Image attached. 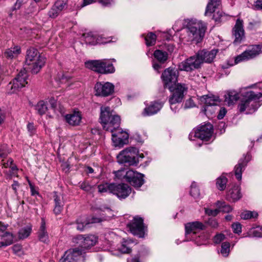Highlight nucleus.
<instances>
[{
  "label": "nucleus",
  "instance_id": "412c9836",
  "mask_svg": "<svg viewBox=\"0 0 262 262\" xmlns=\"http://www.w3.org/2000/svg\"><path fill=\"white\" fill-rule=\"evenodd\" d=\"M242 196L240 187L236 184L230 186L227 192L226 199L232 202H235L239 200Z\"/></svg>",
  "mask_w": 262,
  "mask_h": 262
},
{
  "label": "nucleus",
  "instance_id": "c03bdc74",
  "mask_svg": "<svg viewBox=\"0 0 262 262\" xmlns=\"http://www.w3.org/2000/svg\"><path fill=\"white\" fill-rule=\"evenodd\" d=\"M113 184V183L111 184H100L98 185V191L100 193L103 192H109L111 193V185Z\"/></svg>",
  "mask_w": 262,
  "mask_h": 262
},
{
  "label": "nucleus",
  "instance_id": "37998d69",
  "mask_svg": "<svg viewBox=\"0 0 262 262\" xmlns=\"http://www.w3.org/2000/svg\"><path fill=\"white\" fill-rule=\"evenodd\" d=\"M230 244L228 242L222 243L221 246V253L224 256L228 255L230 251Z\"/></svg>",
  "mask_w": 262,
  "mask_h": 262
},
{
  "label": "nucleus",
  "instance_id": "49530a36",
  "mask_svg": "<svg viewBox=\"0 0 262 262\" xmlns=\"http://www.w3.org/2000/svg\"><path fill=\"white\" fill-rule=\"evenodd\" d=\"M251 233L255 237H260L262 236V228L260 227H256L251 229Z\"/></svg>",
  "mask_w": 262,
  "mask_h": 262
},
{
  "label": "nucleus",
  "instance_id": "338daca9",
  "mask_svg": "<svg viewBox=\"0 0 262 262\" xmlns=\"http://www.w3.org/2000/svg\"><path fill=\"white\" fill-rule=\"evenodd\" d=\"M227 113L226 110L225 108H222L220 110L219 113L217 115V118L219 119H223Z\"/></svg>",
  "mask_w": 262,
  "mask_h": 262
},
{
  "label": "nucleus",
  "instance_id": "f257e3e1",
  "mask_svg": "<svg viewBox=\"0 0 262 262\" xmlns=\"http://www.w3.org/2000/svg\"><path fill=\"white\" fill-rule=\"evenodd\" d=\"M217 50L213 49L208 51L205 49L199 51L195 55L192 56L180 62L178 65L180 71L191 72L194 69H199L204 62L211 63L213 61Z\"/></svg>",
  "mask_w": 262,
  "mask_h": 262
},
{
  "label": "nucleus",
  "instance_id": "864d4df0",
  "mask_svg": "<svg viewBox=\"0 0 262 262\" xmlns=\"http://www.w3.org/2000/svg\"><path fill=\"white\" fill-rule=\"evenodd\" d=\"M205 211L206 214H207V215H208L209 216H215L219 213V212H220V210H219V208L215 209L214 210L209 209V208H205Z\"/></svg>",
  "mask_w": 262,
  "mask_h": 262
},
{
  "label": "nucleus",
  "instance_id": "4468645a",
  "mask_svg": "<svg viewBox=\"0 0 262 262\" xmlns=\"http://www.w3.org/2000/svg\"><path fill=\"white\" fill-rule=\"evenodd\" d=\"M28 75L25 69L21 70L16 77L10 82L9 86L12 90V93L16 92L20 89L25 86L28 83L27 79Z\"/></svg>",
  "mask_w": 262,
  "mask_h": 262
},
{
  "label": "nucleus",
  "instance_id": "39448f33",
  "mask_svg": "<svg viewBox=\"0 0 262 262\" xmlns=\"http://www.w3.org/2000/svg\"><path fill=\"white\" fill-rule=\"evenodd\" d=\"M100 123L103 129L108 130L109 127L120 126L121 119L118 115L113 114L110 107H101L100 108Z\"/></svg>",
  "mask_w": 262,
  "mask_h": 262
},
{
  "label": "nucleus",
  "instance_id": "13d9d810",
  "mask_svg": "<svg viewBox=\"0 0 262 262\" xmlns=\"http://www.w3.org/2000/svg\"><path fill=\"white\" fill-rule=\"evenodd\" d=\"M169 103L170 104V108L172 111L174 113H176L178 111L179 107L178 105H177V103H180L181 102H172L170 101V98H169L168 100Z\"/></svg>",
  "mask_w": 262,
  "mask_h": 262
},
{
  "label": "nucleus",
  "instance_id": "2eb2a0df",
  "mask_svg": "<svg viewBox=\"0 0 262 262\" xmlns=\"http://www.w3.org/2000/svg\"><path fill=\"white\" fill-rule=\"evenodd\" d=\"M111 193L116 195L120 199H124L131 193L132 189L124 183L115 184L111 185Z\"/></svg>",
  "mask_w": 262,
  "mask_h": 262
},
{
  "label": "nucleus",
  "instance_id": "7ed1b4c3",
  "mask_svg": "<svg viewBox=\"0 0 262 262\" xmlns=\"http://www.w3.org/2000/svg\"><path fill=\"white\" fill-rule=\"evenodd\" d=\"M188 36V41L200 42L203 39L206 27L201 21L196 19L190 20L186 27Z\"/></svg>",
  "mask_w": 262,
  "mask_h": 262
},
{
  "label": "nucleus",
  "instance_id": "09e8293b",
  "mask_svg": "<svg viewBox=\"0 0 262 262\" xmlns=\"http://www.w3.org/2000/svg\"><path fill=\"white\" fill-rule=\"evenodd\" d=\"M20 187V184L16 180H13V184L11 185V188L16 196L18 195V189Z\"/></svg>",
  "mask_w": 262,
  "mask_h": 262
},
{
  "label": "nucleus",
  "instance_id": "4d7b16f0",
  "mask_svg": "<svg viewBox=\"0 0 262 262\" xmlns=\"http://www.w3.org/2000/svg\"><path fill=\"white\" fill-rule=\"evenodd\" d=\"M119 249L122 253H129L131 252V249L126 246V242H124Z\"/></svg>",
  "mask_w": 262,
  "mask_h": 262
},
{
  "label": "nucleus",
  "instance_id": "603ef678",
  "mask_svg": "<svg viewBox=\"0 0 262 262\" xmlns=\"http://www.w3.org/2000/svg\"><path fill=\"white\" fill-rule=\"evenodd\" d=\"M13 252L18 255H20L22 253V247L20 244H15L12 247Z\"/></svg>",
  "mask_w": 262,
  "mask_h": 262
},
{
  "label": "nucleus",
  "instance_id": "f3484780",
  "mask_svg": "<svg viewBox=\"0 0 262 262\" xmlns=\"http://www.w3.org/2000/svg\"><path fill=\"white\" fill-rule=\"evenodd\" d=\"M232 35L234 38L233 44H240L245 38V30L244 29L243 20L238 18L232 31Z\"/></svg>",
  "mask_w": 262,
  "mask_h": 262
},
{
  "label": "nucleus",
  "instance_id": "c9c22d12",
  "mask_svg": "<svg viewBox=\"0 0 262 262\" xmlns=\"http://www.w3.org/2000/svg\"><path fill=\"white\" fill-rule=\"evenodd\" d=\"M228 180L224 176H221L216 179V187L221 191L224 190L226 187Z\"/></svg>",
  "mask_w": 262,
  "mask_h": 262
},
{
  "label": "nucleus",
  "instance_id": "4c0bfd02",
  "mask_svg": "<svg viewBox=\"0 0 262 262\" xmlns=\"http://www.w3.org/2000/svg\"><path fill=\"white\" fill-rule=\"evenodd\" d=\"M216 205L219 207L220 212L222 211L223 212L227 213L232 210V208L231 206L226 204L225 202L217 201L216 203Z\"/></svg>",
  "mask_w": 262,
  "mask_h": 262
},
{
  "label": "nucleus",
  "instance_id": "cd10ccee",
  "mask_svg": "<svg viewBox=\"0 0 262 262\" xmlns=\"http://www.w3.org/2000/svg\"><path fill=\"white\" fill-rule=\"evenodd\" d=\"M200 100L207 106H211L216 105V102L219 101V98L214 95H207L202 96Z\"/></svg>",
  "mask_w": 262,
  "mask_h": 262
},
{
  "label": "nucleus",
  "instance_id": "393cba45",
  "mask_svg": "<svg viewBox=\"0 0 262 262\" xmlns=\"http://www.w3.org/2000/svg\"><path fill=\"white\" fill-rule=\"evenodd\" d=\"M163 103L158 101H154L144 109L143 114L144 116H151L157 113L163 107Z\"/></svg>",
  "mask_w": 262,
  "mask_h": 262
},
{
  "label": "nucleus",
  "instance_id": "79ce46f5",
  "mask_svg": "<svg viewBox=\"0 0 262 262\" xmlns=\"http://www.w3.org/2000/svg\"><path fill=\"white\" fill-rule=\"evenodd\" d=\"M67 0H57L54 6L56 9H57L60 12H61L67 7Z\"/></svg>",
  "mask_w": 262,
  "mask_h": 262
},
{
  "label": "nucleus",
  "instance_id": "58836bf2",
  "mask_svg": "<svg viewBox=\"0 0 262 262\" xmlns=\"http://www.w3.org/2000/svg\"><path fill=\"white\" fill-rule=\"evenodd\" d=\"M258 216V213L255 211H245L241 213V218L244 220H248L252 218H256Z\"/></svg>",
  "mask_w": 262,
  "mask_h": 262
},
{
  "label": "nucleus",
  "instance_id": "e433bc0d",
  "mask_svg": "<svg viewBox=\"0 0 262 262\" xmlns=\"http://www.w3.org/2000/svg\"><path fill=\"white\" fill-rule=\"evenodd\" d=\"M156 39L157 36L155 33L152 32L148 33L145 37L146 45L147 46H154L156 43Z\"/></svg>",
  "mask_w": 262,
  "mask_h": 262
},
{
  "label": "nucleus",
  "instance_id": "7c9ffc66",
  "mask_svg": "<svg viewBox=\"0 0 262 262\" xmlns=\"http://www.w3.org/2000/svg\"><path fill=\"white\" fill-rule=\"evenodd\" d=\"M82 36L84 37L86 43L94 45L99 42L98 38L92 32L84 33Z\"/></svg>",
  "mask_w": 262,
  "mask_h": 262
},
{
  "label": "nucleus",
  "instance_id": "0eeeda50",
  "mask_svg": "<svg viewBox=\"0 0 262 262\" xmlns=\"http://www.w3.org/2000/svg\"><path fill=\"white\" fill-rule=\"evenodd\" d=\"M85 66L87 68L101 74L111 73L115 71L113 64L106 60L88 61L85 62Z\"/></svg>",
  "mask_w": 262,
  "mask_h": 262
},
{
  "label": "nucleus",
  "instance_id": "5fc2aeb1",
  "mask_svg": "<svg viewBox=\"0 0 262 262\" xmlns=\"http://www.w3.org/2000/svg\"><path fill=\"white\" fill-rule=\"evenodd\" d=\"M225 236L222 233L217 234L213 238V242L215 244H220L224 240Z\"/></svg>",
  "mask_w": 262,
  "mask_h": 262
},
{
  "label": "nucleus",
  "instance_id": "69168bd1",
  "mask_svg": "<svg viewBox=\"0 0 262 262\" xmlns=\"http://www.w3.org/2000/svg\"><path fill=\"white\" fill-rule=\"evenodd\" d=\"M207 223L213 228H217L219 226L216 220L213 219H209Z\"/></svg>",
  "mask_w": 262,
  "mask_h": 262
},
{
  "label": "nucleus",
  "instance_id": "bb28decb",
  "mask_svg": "<svg viewBox=\"0 0 262 262\" xmlns=\"http://www.w3.org/2000/svg\"><path fill=\"white\" fill-rule=\"evenodd\" d=\"M38 237L39 241L44 243L49 242V236L46 230V222L43 218H41L39 229L38 232Z\"/></svg>",
  "mask_w": 262,
  "mask_h": 262
},
{
  "label": "nucleus",
  "instance_id": "ddd939ff",
  "mask_svg": "<svg viewBox=\"0 0 262 262\" xmlns=\"http://www.w3.org/2000/svg\"><path fill=\"white\" fill-rule=\"evenodd\" d=\"M127 227L133 234L137 235L139 237L144 236L146 227L142 217H135L132 222L127 224Z\"/></svg>",
  "mask_w": 262,
  "mask_h": 262
},
{
  "label": "nucleus",
  "instance_id": "20e7f679",
  "mask_svg": "<svg viewBox=\"0 0 262 262\" xmlns=\"http://www.w3.org/2000/svg\"><path fill=\"white\" fill-rule=\"evenodd\" d=\"M45 62L46 58L39 54L36 49L31 47L27 50L26 63L31 66L30 69L32 73L37 74L39 72Z\"/></svg>",
  "mask_w": 262,
  "mask_h": 262
},
{
  "label": "nucleus",
  "instance_id": "473e14b6",
  "mask_svg": "<svg viewBox=\"0 0 262 262\" xmlns=\"http://www.w3.org/2000/svg\"><path fill=\"white\" fill-rule=\"evenodd\" d=\"M239 98L238 94L234 91H229L225 95V101L228 103V105H232Z\"/></svg>",
  "mask_w": 262,
  "mask_h": 262
},
{
  "label": "nucleus",
  "instance_id": "1a4fd4ad",
  "mask_svg": "<svg viewBox=\"0 0 262 262\" xmlns=\"http://www.w3.org/2000/svg\"><path fill=\"white\" fill-rule=\"evenodd\" d=\"M107 131L112 133V140L115 147H122L128 142L129 135L119 127H109Z\"/></svg>",
  "mask_w": 262,
  "mask_h": 262
},
{
  "label": "nucleus",
  "instance_id": "3c124183",
  "mask_svg": "<svg viewBox=\"0 0 262 262\" xmlns=\"http://www.w3.org/2000/svg\"><path fill=\"white\" fill-rule=\"evenodd\" d=\"M9 167L11 168V171L8 172L7 171H5L4 172L8 177H12L13 175H14V172L17 171L18 168L17 166L15 165H14L13 164V165H10V166H9Z\"/></svg>",
  "mask_w": 262,
  "mask_h": 262
},
{
  "label": "nucleus",
  "instance_id": "774afa93",
  "mask_svg": "<svg viewBox=\"0 0 262 262\" xmlns=\"http://www.w3.org/2000/svg\"><path fill=\"white\" fill-rule=\"evenodd\" d=\"M254 7L256 10H262V0H256Z\"/></svg>",
  "mask_w": 262,
  "mask_h": 262
},
{
  "label": "nucleus",
  "instance_id": "dca6fc26",
  "mask_svg": "<svg viewBox=\"0 0 262 262\" xmlns=\"http://www.w3.org/2000/svg\"><path fill=\"white\" fill-rule=\"evenodd\" d=\"M179 75V71L175 68H168L165 69L161 75L164 87L171 86L170 84L175 83Z\"/></svg>",
  "mask_w": 262,
  "mask_h": 262
},
{
  "label": "nucleus",
  "instance_id": "9d476101",
  "mask_svg": "<svg viewBox=\"0 0 262 262\" xmlns=\"http://www.w3.org/2000/svg\"><path fill=\"white\" fill-rule=\"evenodd\" d=\"M85 252L78 247L67 250L58 262H84Z\"/></svg>",
  "mask_w": 262,
  "mask_h": 262
},
{
  "label": "nucleus",
  "instance_id": "b1692460",
  "mask_svg": "<svg viewBox=\"0 0 262 262\" xmlns=\"http://www.w3.org/2000/svg\"><path fill=\"white\" fill-rule=\"evenodd\" d=\"M53 197L55 204L53 212L56 215L60 214L64 205L63 197L61 194H58L56 191L54 192Z\"/></svg>",
  "mask_w": 262,
  "mask_h": 262
},
{
  "label": "nucleus",
  "instance_id": "f03ea898",
  "mask_svg": "<svg viewBox=\"0 0 262 262\" xmlns=\"http://www.w3.org/2000/svg\"><path fill=\"white\" fill-rule=\"evenodd\" d=\"M243 98L238 105L241 113L247 111V114L254 112L259 107V104L257 101L261 97L262 93H255L254 92L247 91L242 94Z\"/></svg>",
  "mask_w": 262,
  "mask_h": 262
},
{
  "label": "nucleus",
  "instance_id": "f704fd0d",
  "mask_svg": "<svg viewBox=\"0 0 262 262\" xmlns=\"http://www.w3.org/2000/svg\"><path fill=\"white\" fill-rule=\"evenodd\" d=\"M35 110L40 115L45 114L48 110L47 103L44 101H40L35 105Z\"/></svg>",
  "mask_w": 262,
  "mask_h": 262
},
{
  "label": "nucleus",
  "instance_id": "c85d7f7f",
  "mask_svg": "<svg viewBox=\"0 0 262 262\" xmlns=\"http://www.w3.org/2000/svg\"><path fill=\"white\" fill-rule=\"evenodd\" d=\"M20 53V48L18 46H14L9 49H7L4 55L6 58L9 59H12L15 58Z\"/></svg>",
  "mask_w": 262,
  "mask_h": 262
},
{
  "label": "nucleus",
  "instance_id": "680f3d73",
  "mask_svg": "<svg viewBox=\"0 0 262 262\" xmlns=\"http://www.w3.org/2000/svg\"><path fill=\"white\" fill-rule=\"evenodd\" d=\"M8 155L6 151V146L0 144V157L5 158Z\"/></svg>",
  "mask_w": 262,
  "mask_h": 262
},
{
  "label": "nucleus",
  "instance_id": "9b49d317",
  "mask_svg": "<svg viewBox=\"0 0 262 262\" xmlns=\"http://www.w3.org/2000/svg\"><path fill=\"white\" fill-rule=\"evenodd\" d=\"M262 53V45H253L250 46L241 54L236 57L235 62L238 63L241 61L253 59Z\"/></svg>",
  "mask_w": 262,
  "mask_h": 262
},
{
  "label": "nucleus",
  "instance_id": "0e129e2a",
  "mask_svg": "<svg viewBox=\"0 0 262 262\" xmlns=\"http://www.w3.org/2000/svg\"><path fill=\"white\" fill-rule=\"evenodd\" d=\"M13 160L12 158H10L8 159L7 162H4V160L2 161V165L3 168H7L13 165Z\"/></svg>",
  "mask_w": 262,
  "mask_h": 262
},
{
  "label": "nucleus",
  "instance_id": "423d86ee",
  "mask_svg": "<svg viewBox=\"0 0 262 262\" xmlns=\"http://www.w3.org/2000/svg\"><path fill=\"white\" fill-rule=\"evenodd\" d=\"M138 149L136 147H129L122 150L117 156L119 163L125 165H136L139 162L138 159Z\"/></svg>",
  "mask_w": 262,
  "mask_h": 262
},
{
  "label": "nucleus",
  "instance_id": "ea45409f",
  "mask_svg": "<svg viewBox=\"0 0 262 262\" xmlns=\"http://www.w3.org/2000/svg\"><path fill=\"white\" fill-rule=\"evenodd\" d=\"M116 177L121 180H125L127 179V174L128 173V170L125 169H121L117 171L114 172Z\"/></svg>",
  "mask_w": 262,
  "mask_h": 262
},
{
  "label": "nucleus",
  "instance_id": "bf43d9fd",
  "mask_svg": "<svg viewBox=\"0 0 262 262\" xmlns=\"http://www.w3.org/2000/svg\"><path fill=\"white\" fill-rule=\"evenodd\" d=\"M195 106V103L193 101V100L192 99V98H189L188 99L186 100L184 107L185 109H187L189 108L193 107Z\"/></svg>",
  "mask_w": 262,
  "mask_h": 262
},
{
  "label": "nucleus",
  "instance_id": "f8f14e48",
  "mask_svg": "<svg viewBox=\"0 0 262 262\" xmlns=\"http://www.w3.org/2000/svg\"><path fill=\"white\" fill-rule=\"evenodd\" d=\"M168 89L172 93L169 97L171 101L182 102L187 92L188 87L184 83H178L174 86H169Z\"/></svg>",
  "mask_w": 262,
  "mask_h": 262
},
{
  "label": "nucleus",
  "instance_id": "5701e85b",
  "mask_svg": "<svg viewBox=\"0 0 262 262\" xmlns=\"http://www.w3.org/2000/svg\"><path fill=\"white\" fill-rule=\"evenodd\" d=\"M185 227L186 235L191 233L195 234L197 230H203L206 228L205 225L199 221L188 223L185 224Z\"/></svg>",
  "mask_w": 262,
  "mask_h": 262
},
{
  "label": "nucleus",
  "instance_id": "a18cd8bd",
  "mask_svg": "<svg viewBox=\"0 0 262 262\" xmlns=\"http://www.w3.org/2000/svg\"><path fill=\"white\" fill-rule=\"evenodd\" d=\"M60 12H60V11H59L57 9H56L54 6H53L48 12V15L49 17L51 18H55L58 16Z\"/></svg>",
  "mask_w": 262,
  "mask_h": 262
},
{
  "label": "nucleus",
  "instance_id": "2f4dec72",
  "mask_svg": "<svg viewBox=\"0 0 262 262\" xmlns=\"http://www.w3.org/2000/svg\"><path fill=\"white\" fill-rule=\"evenodd\" d=\"M154 56L160 63H164L167 60L168 54L166 51L156 50L154 53Z\"/></svg>",
  "mask_w": 262,
  "mask_h": 262
},
{
  "label": "nucleus",
  "instance_id": "de8ad7c7",
  "mask_svg": "<svg viewBox=\"0 0 262 262\" xmlns=\"http://www.w3.org/2000/svg\"><path fill=\"white\" fill-rule=\"evenodd\" d=\"M214 13L213 15L212 18L215 22L220 23L222 21V17H223L222 12L217 11L216 12H214Z\"/></svg>",
  "mask_w": 262,
  "mask_h": 262
},
{
  "label": "nucleus",
  "instance_id": "c756f323",
  "mask_svg": "<svg viewBox=\"0 0 262 262\" xmlns=\"http://www.w3.org/2000/svg\"><path fill=\"white\" fill-rule=\"evenodd\" d=\"M221 0H209L205 12V15H210L214 13L216 9L221 4Z\"/></svg>",
  "mask_w": 262,
  "mask_h": 262
},
{
  "label": "nucleus",
  "instance_id": "e2e57ef3",
  "mask_svg": "<svg viewBox=\"0 0 262 262\" xmlns=\"http://www.w3.org/2000/svg\"><path fill=\"white\" fill-rule=\"evenodd\" d=\"M8 235H10V236H11V245L13 243V235L12 233L9 232H5L4 233V235H3V236L2 237L3 240H4L5 241V243H7V241L9 240L8 239H9V237Z\"/></svg>",
  "mask_w": 262,
  "mask_h": 262
},
{
  "label": "nucleus",
  "instance_id": "052dcab7",
  "mask_svg": "<svg viewBox=\"0 0 262 262\" xmlns=\"http://www.w3.org/2000/svg\"><path fill=\"white\" fill-rule=\"evenodd\" d=\"M79 187L81 189L85 191H89L91 190L92 188L91 186L87 182H83L80 184Z\"/></svg>",
  "mask_w": 262,
  "mask_h": 262
},
{
  "label": "nucleus",
  "instance_id": "a19ab883",
  "mask_svg": "<svg viewBox=\"0 0 262 262\" xmlns=\"http://www.w3.org/2000/svg\"><path fill=\"white\" fill-rule=\"evenodd\" d=\"M190 194L194 198H198L200 195V189L197 186L195 182H193L191 184Z\"/></svg>",
  "mask_w": 262,
  "mask_h": 262
},
{
  "label": "nucleus",
  "instance_id": "6ab92c4d",
  "mask_svg": "<svg viewBox=\"0 0 262 262\" xmlns=\"http://www.w3.org/2000/svg\"><path fill=\"white\" fill-rule=\"evenodd\" d=\"M144 174L128 170L126 181L135 187H140L144 183Z\"/></svg>",
  "mask_w": 262,
  "mask_h": 262
},
{
  "label": "nucleus",
  "instance_id": "aec40b11",
  "mask_svg": "<svg viewBox=\"0 0 262 262\" xmlns=\"http://www.w3.org/2000/svg\"><path fill=\"white\" fill-rule=\"evenodd\" d=\"M75 239L77 241V243L80 245L81 248L89 249L91 247L94 246L97 242V238L96 236L90 235L84 237L82 235H77Z\"/></svg>",
  "mask_w": 262,
  "mask_h": 262
},
{
  "label": "nucleus",
  "instance_id": "a878e982",
  "mask_svg": "<svg viewBox=\"0 0 262 262\" xmlns=\"http://www.w3.org/2000/svg\"><path fill=\"white\" fill-rule=\"evenodd\" d=\"M247 156L241 159L237 165L234 167V172L236 179L238 180L242 179V174L243 171L245 169V167L248 162V160L246 159Z\"/></svg>",
  "mask_w": 262,
  "mask_h": 262
},
{
  "label": "nucleus",
  "instance_id": "a211bd4d",
  "mask_svg": "<svg viewBox=\"0 0 262 262\" xmlns=\"http://www.w3.org/2000/svg\"><path fill=\"white\" fill-rule=\"evenodd\" d=\"M94 89L96 95L106 97L112 95L114 91V85L108 82L105 83L97 82Z\"/></svg>",
  "mask_w": 262,
  "mask_h": 262
},
{
  "label": "nucleus",
  "instance_id": "72a5a7b5",
  "mask_svg": "<svg viewBox=\"0 0 262 262\" xmlns=\"http://www.w3.org/2000/svg\"><path fill=\"white\" fill-rule=\"evenodd\" d=\"M31 231V227L29 226L21 228L18 233L19 239H23L28 237L30 235Z\"/></svg>",
  "mask_w": 262,
  "mask_h": 262
},
{
  "label": "nucleus",
  "instance_id": "6e6d98bb",
  "mask_svg": "<svg viewBox=\"0 0 262 262\" xmlns=\"http://www.w3.org/2000/svg\"><path fill=\"white\" fill-rule=\"evenodd\" d=\"M233 231L234 233L239 234L242 232V226L239 223H234L232 225Z\"/></svg>",
  "mask_w": 262,
  "mask_h": 262
},
{
  "label": "nucleus",
  "instance_id": "4be33fe9",
  "mask_svg": "<svg viewBox=\"0 0 262 262\" xmlns=\"http://www.w3.org/2000/svg\"><path fill=\"white\" fill-rule=\"evenodd\" d=\"M64 119L69 125L77 126L81 123L82 114L80 111H74L72 113L65 115Z\"/></svg>",
  "mask_w": 262,
  "mask_h": 262
},
{
  "label": "nucleus",
  "instance_id": "6e6552de",
  "mask_svg": "<svg viewBox=\"0 0 262 262\" xmlns=\"http://www.w3.org/2000/svg\"><path fill=\"white\" fill-rule=\"evenodd\" d=\"M213 126L210 123H207L194 129L189 134V139L194 140L198 138L202 141H208L212 137Z\"/></svg>",
  "mask_w": 262,
  "mask_h": 262
},
{
  "label": "nucleus",
  "instance_id": "8fccbe9b",
  "mask_svg": "<svg viewBox=\"0 0 262 262\" xmlns=\"http://www.w3.org/2000/svg\"><path fill=\"white\" fill-rule=\"evenodd\" d=\"M89 223L86 222H82L79 220H77V227L76 228L77 230L79 231H83L84 228L86 227L87 225H88Z\"/></svg>",
  "mask_w": 262,
  "mask_h": 262
}]
</instances>
